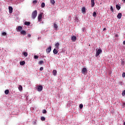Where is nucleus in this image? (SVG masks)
I'll list each match as a JSON object with an SVG mask.
<instances>
[{
  "label": "nucleus",
  "instance_id": "1",
  "mask_svg": "<svg viewBox=\"0 0 125 125\" xmlns=\"http://www.w3.org/2000/svg\"><path fill=\"white\" fill-rule=\"evenodd\" d=\"M38 16V11L37 10L34 11L31 15V17L33 19H36V17Z\"/></svg>",
  "mask_w": 125,
  "mask_h": 125
},
{
  "label": "nucleus",
  "instance_id": "2",
  "mask_svg": "<svg viewBox=\"0 0 125 125\" xmlns=\"http://www.w3.org/2000/svg\"><path fill=\"white\" fill-rule=\"evenodd\" d=\"M102 52V50L101 49H99L97 51L96 53V56H99V55Z\"/></svg>",
  "mask_w": 125,
  "mask_h": 125
},
{
  "label": "nucleus",
  "instance_id": "3",
  "mask_svg": "<svg viewBox=\"0 0 125 125\" xmlns=\"http://www.w3.org/2000/svg\"><path fill=\"white\" fill-rule=\"evenodd\" d=\"M43 87L42 86V85H40L38 86V88H37V90L38 91H42V90Z\"/></svg>",
  "mask_w": 125,
  "mask_h": 125
},
{
  "label": "nucleus",
  "instance_id": "4",
  "mask_svg": "<svg viewBox=\"0 0 125 125\" xmlns=\"http://www.w3.org/2000/svg\"><path fill=\"white\" fill-rule=\"evenodd\" d=\"M42 14L41 13L38 16V21L41 22L42 20Z\"/></svg>",
  "mask_w": 125,
  "mask_h": 125
},
{
  "label": "nucleus",
  "instance_id": "5",
  "mask_svg": "<svg viewBox=\"0 0 125 125\" xmlns=\"http://www.w3.org/2000/svg\"><path fill=\"white\" fill-rule=\"evenodd\" d=\"M87 71V70H86V68L83 67L82 69V73L84 75V74H85Z\"/></svg>",
  "mask_w": 125,
  "mask_h": 125
},
{
  "label": "nucleus",
  "instance_id": "6",
  "mask_svg": "<svg viewBox=\"0 0 125 125\" xmlns=\"http://www.w3.org/2000/svg\"><path fill=\"white\" fill-rule=\"evenodd\" d=\"M71 41H72V42H76V41H77V37L75 36H72Z\"/></svg>",
  "mask_w": 125,
  "mask_h": 125
},
{
  "label": "nucleus",
  "instance_id": "7",
  "mask_svg": "<svg viewBox=\"0 0 125 125\" xmlns=\"http://www.w3.org/2000/svg\"><path fill=\"white\" fill-rule=\"evenodd\" d=\"M22 26H19L17 28V32H21V31H22Z\"/></svg>",
  "mask_w": 125,
  "mask_h": 125
},
{
  "label": "nucleus",
  "instance_id": "8",
  "mask_svg": "<svg viewBox=\"0 0 125 125\" xmlns=\"http://www.w3.org/2000/svg\"><path fill=\"white\" fill-rule=\"evenodd\" d=\"M50 51H51V46H50L49 47H48L46 50V52L47 53H50Z\"/></svg>",
  "mask_w": 125,
  "mask_h": 125
},
{
  "label": "nucleus",
  "instance_id": "9",
  "mask_svg": "<svg viewBox=\"0 0 125 125\" xmlns=\"http://www.w3.org/2000/svg\"><path fill=\"white\" fill-rule=\"evenodd\" d=\"M21 35H23V36H26V35H27V33H26V31H25V30H21Z\"/></svg>",
  "mask_w": 125,
  "mask_h": 125
},
{
  "label": "nucleus",
  "instance_id": "10",
  "mask_svg": "<svg viewBox=\"0 0 125 125\" xmlns=\"http://www.w3.org/2000/svg\"><path fill=\"white\" fill-rule=\"evenodd\" d=\"M8 9L9 13H12V10H13V8H12V7L9 6Z\"/></svg>",
  "mask_w": 125,
  "mask_h": 125
},
{
  "label": "nucleus",
  "instance_id": "11",
  "mask_svg": "<svg viewBox=\"0 0 125 125\" xmlns=\"http://www.w3.org/2000/svg\"><path fill=\"white\" fill-rule=\"evenodd\" d=\"M122 13H119L117 15V18H118V19H121V18H122Z\"/></svg>",
  "mask_w": 125,
  "mask_h": 125
},
{
  "label": "nucleus",
  "instance_id": "12",
  "mask_svg": "<svg viewBox=\"0 0 125 125\" xmlns=\"http://www.w3.org/2000/svg\"><path fill=\"white\" fill-rule=\"evenodd\" d=\"M54 28L55 30H57V29H58V25H57V24L55 23H54Z\"/></svg>",
  "mask_w": 125,
  "mask_h": 125
},
{
  "label": "nucleus",
  "instance_id": "13",
  "mask_svg": "<svg viewBox=\"0 0 125 125\" xmlns=\"http://www.w3.org/2000/svg\"><path fill=\"white\" fill-rule=\"evenodd\" d=\"M91 7H93L94 6V4H95V3H94V0H91Z\"/></svg>",
  "mask_w": 125,
  "mask_h": 125
},
{
  "label": "nucleus",
  "instance_id": "14",
  "mask_svg": "<svg viewBox=\"0 0 125 125\" xmlns=\"http://www.w3.org/2000/svg\"><path fill=\"white\" fill-rule=\"evenodd\" d=\"M116 8L117 9V10H120L121 9V6L117 4L116 5Z\"/></svg>",
  "mask_w": 125,
  "mask_h": 125
},
{
  "label": "nucleus",
  "instance_id": "15",
  "mask_svg": "<svg viewBox=\"0 0 125 125\" xmlns=\"http://www.w3.org/2000/svg\"><path fill=\"white\" fill-rule=\"evenodd\" d=\"M30 24H31V22H30V21H25L24 22V25H26V26H29Z\"/></svg>",
  "mask_w": 125,
  "mask_h": 125
},
{
  "label": "nucleus",
  "instance_id": "16",
  "mask_svg": "<svg viewBox=\"0 0 125 125\" xmlns=\"http://www.w3.org/2000/svg\"><path fill=\"white\" fill-rule=\"evenodd\" d=\"M59 45H60V44L59 43V42H57L55 44V46L56 48H57L58 49V48H59Z\"/></svg>",
  "mask_w": 125,
  "mask_h": 125
},
{
  "label": "nucleus",
  "instance_id": "17",
  "mask_svg": "<svg viewBox=\"0 0 125 125\" xmlns=\"http://www.w3.org/2000/svg\"><path fill=\"white\" fill-rule=\"evenodd\" d=\"M53 74L54 76H56V75H57V71H56V70H54L53 71Z\"/></svg>",
  "mask_w": 125,
  "mask_h": 125
},
{
  "label": "nucleus",
  "instance_id": "18",
  "mask_svg": "<svg viewBox=\"0 0 125 125\" xmlns=\"http://www.w3.org/2000/svg\"><path fill=\"white\" fill-rule=\"evenodd\" d=\"M25 61H22V62H20V64L21 66H23V65H25Z\"/></svg>",
  "mask_w": 125,
  "mask_h": 125
},
{
  "label": "nucleus",
  "instance_id": "19",
  "mask_svg": "<svg viewBox=\"0 0 125 125\" xmlns=\"http://www.w3.org/2000/svg\"><path fill=\"white\" fill-rule=\"evenodd\" d=\"M53 53L54 54H56L57 53H58V51H57V49H54L53 50Z\"/></svg>",
  "mask_w": 125,
  "mask_h": 125
},
{
  "label": "nucleus",
  "instance_id": "20",
  "mask_svg": "<svg viewBox=\"0 0 125 125\" xmlns=\"http://www.w3.org/2000/svg\"><path fill=\"white\" fill-rule=\"evenodd\" d=\"M23 55H24L25 57H27L28 56V53L24 52L23 53Z\"/></svg>",
  "mask_w": 125,
  "mask_h": 125
},
{
  "label": "nucleus",
  "instance_id": "21",
  "mask_svg": "<svg viewBox=\"0 0 125 125\" xmlns=\"http://www.w3.org/2000/svg\"><path fill=\"white\" fill-rule=\"evenodd\" d=\"M44 6H45V4L44 3V2H42L41 4V7H42V8H43Z\"/></svg>",
  "mask_w": 125,
  "mask_h": 125
},
{
  "label": "nucleus",
  "instance_id": "22",
  "mask_svg": "<svg viewBox=\"0 0 125 125\" xmlns=\"http://www.w3.org/2000/svg\"><path fill=\"white\" fill-rule=\"evenodd\" d=\"M82 12H84V13H85V8L83 7L82 9Z\"/></svg>",
  "mask_w": 125,
  "mask_h": 125
},
{
  "label": "nucleus",
  "instance_id": "23",
  "mask_svg": "<svg viewBox=\"0 0 125 125\" xmlns=\"http://www.w3.org/2000/svg\"><path fill=\"white\" fill-rule=\"evenodd\" d=\"M43 63H44V62H43V61H41L39 62V64L40 65H42V64H43Z\"/></svg>",
  "mask_w": 125,
  "mask_h": 125
},
{
  "label": "nucleus",
  "instance_id": "24",
  "mask_svg": "<svg viewBox=\"0 0 125 125\" xmlns=\"http://www.w3.org/2000/svg\"><path fill=\"white\" fill-rule=\"evenodd\" d=\"M22 89H23V88L22 87V86L21 85H19V90L21 91V90H22Z\"/></svg>",
  "mask_w": 125,
  "mask_h": 125
},
{
  "label": "nucleus",
  "instance_id": "25",
  "mask_svg": "<svg viewBox=\"0 0 125 125\" xmlns=\"http://www.w3.org/2000/svg\"><path fill=\"white\" fill-rule=\"evenodd\" d=\"M8 93H9V90H5V94H6L7 95V94H8Z\"/></svg>",
  "mask_w": 125,
  "mask_h": 125
},
{
  "label": "nucleus",
  "instance_id": "26",
  "mask_svg": "<svg viewBox=\"0 0 125 125\" xmlns=\"http://www.w3.org/2000/svg\"><path fill=\"white\" fill-rule=\"evenodd\" d=\"M41 121H45V118L44 117H42L41 118Z\"/></svg>",
  "mask_w": 125,
  "mask_h": 125
},
{
  "label": "nucleus",
  "instance_id": "27",
  "mask_svg": "<svg viewBox=\"0 0 125 125\" xmlns=\"http://www.w3.org/2000/svg\"><path fill=\"white\" fill-rule=\"evenodd\" d=\"M50 3L52 4H54V3H55V1H54V0H50Z\"/></svg>",
  "mask_w": 125,
  "mask_h": 125
},
{
  "label": "nucleus",
  "instance_id": "28",
  "mask_svg": "<svg viewBox=\"0 0 125 125\" xmlns=\"http://www.w3.org/2000/svg\"><path fill=\"white\" fill-rule=\"evenodd\" d=\"M96 15H97L96 12H94L93 13V17H96Z\"/></svg>",
  "mask_w": 125,
  "mask_h": 125
},
{
  "label": "nucleus",
  "instance_id": "29",
  "mask_svg": "<svg viewBox=\"0 0 125 125\" xmlns=\"http://www.w3.org/2000/svg\"><path fill=\"white\" fill-rule=\"evenodd\" d=\"M110 11H111V12H114V9L112 6H110Z\"/></svg>",
  "mask_w": 125,
  "mask_h": 125
},
{
  "label": "nucleus",
  "instance_id": "30",
  "mask_svg": "<svg viewBox=\"0 0 125 125\" xmlns=\"http://www.w3.org/2000/svg\"><path fill=\"white\" fill-rule=\"evenodd\" d=\"M79 107L80 109H83V104H80L79 105Z\"/></svg>",
  "mask_w": 125,
  "mask_h": 125
},
{
  "label": "nucleus",
  "instance_id": "31",
  "mask_svg": "<svg viewBox=\"0 0 125 125\" xmlns=\"http://www.w3.org/2000/svg\"><path fill=\"white\" fill-rule=\"evenodd\" d=\"M46 112H47L46 110L43 109V110H42V113H43V114H46Z\"/></svg>",
  "mask_w": 125,
  "mask_h": 125
},
{
  "label": "nucleus",
  "instance_id": "32",
  "mask_svg": "<svg viewBox=\"0 0 125 125\" xmlns=\"http://www.w3.org/2000/svg\"><path fill=\"white\" fill-rule=\"evenodd\" d=\"M39 58V56L37 55L34 56V59H38Z\"/></svg>",
  "mask_w": 125,
  "mask_h": 125
},
{
  "label": "nucleus",
  "instance_id": "33",
  "mask_svg": "<svg viewBox=\"0 0 125 125\" xmlns=\"http://www.w3.org/2000/svg\"><path fill=\"white\" fill-rule=\"evenodd\" d=\"M2 36H6V32H2Z\"/></svg>",
  "mask_w": 125,
  "mask_h": 125
},
{
  "label": "nucleus",
  "instance_id": "34",
  "mask_svg": "<svg viewBox=\"0 0 125 125\" xmlns=\"http://www.w3.org/2000/svg\"><path fill=\"white\" fill-rule=\"evenodd\" d=\"M125 90L122 93V96H125Z\"/></svg>",
  "mask_w": 125,
  "mask_h": 125
},
{
  "label": "nucleus",
  "instance_id": "35",
  "mask_svg": "<svg viewBox=\"0 0 125 125\" xmlns=\"http://www.w3.org/2000/svg\"><path fill=\"white\" fill-rule=\"evenodd\" d=\"M122 77L123 78H125V72L122 74Z\"/></svg>",
  "mask_w": 125,
  "mask_h": 125
},
{
  "label": "nucleus",
  "instance_id": "36",
  "mask_svg": "<svg viewBox=\"0 0 125 125\" xmlns=\"http://www.w3.org/2000/svg\"><path fill=\"white\" fill-rule=\"evenodd\" d=\"M40 71H42L43 70V67H40Z\"/></svg>",
  "mask_w": 125,
  "mask_h": 125
},
{
  "label": "nucleus",
  "instance_id": "37",
  "mask_svg": "<svg viewBox=\"0 0 125 125\" xmlns=\"http://www.w3.org/2000/svg\"><path fill=\"white\" fill-rule=\"evenodd\" d=\"M38 2V1L37 0H34L33 1V3H37Z\"/></svg>",
  "mask_w": 125,
  "mask_h": 125
},
{
  "label": "nucleus",
  "instance_id": "38",
  "mask_svg": "<svg viewBox=\"0 0 125 125\" xmlns=\"http://www.w3.org/2000/svg\"><path fill=\"white\" fill-rule=\"evenodd\" d=\"M115 37L116 38H118V37H119V35H118V34H115Z\"/></svg>",
  "mask_w": 125,
  "mask_h": 125
},
{
  "label": "nucleus",
  "instance_id": "39",
  "mask_svg": "<svg viewBox=\"0 0 125 125\" xmlns=\"http://www.w3.org/2000/svg\"><path fill=\"white\" fill-rule=\"evenodd\" d=\"M27 36L28 37V38H31V34H28Z\"/></svg>",
  "mask_w": 125,
  "mask_h": 125
},
{
  "label": "nucleus",
  "instance_id": "40",
  "mask_svg": "<svg viewBox=\"0 0 125 125\" xmlns=\"http://www.w3.org/2000/svg\"><path fill=\"white\" fill-rule=\"evenodd\" d=\"M105 30H106V28H104L103 31H105Z\"/></svg>",
  "mask_w": 125,
  "mask_h": 125
},
{
  "label": "nucleus",
  "instance_id": "41",
  "mask_svg": "<svg viewBox=\"0 0 125 125\" xmlns=\"http://www.w3.org/2000/svg\"><path fill=\"white\" fill-rule=\"evenodd\" d=\"M123 44H125V41L123 42Z\"/></svg>",
  "mask_w": 125,
  "mask_h": 125
},
{
  "label": "nucleus",
  "instance_id": "42",
  "mask_svg": "<svg viewBox=\"0 0 125 125\" xmlns=\"http://www.w3.org/2000/svg\"><path fill=\"white\" fill-rule=\"evenodd\" d=\"M123 105H124V106H125V103H123Z\"/></svg>",
  "mask_w": 125,
  "mask_h": 125
},
{
  "label": "nucleus",
  "instance_id": "43",
  "mask_svg": "<svg viewBox=\"0 0 125 125\" xmlns=\"http://www.w3.org/2000/svg\"><path fill=\"white\" fill-rule=\"evenodd\" d=\"M123 0V2H125V0Z\"/></svg>",
  "mask_w": 125,
  "mask_h": 125
},
{
  "label": "nucleus",
  "instance_id": "44",
  "mask_svg": "<svg viewBox=\"0 0 125 125\" xmlns=\"http://www.w3.org/2000/svg\"><path fill=\"white\" fill-rule=\"evenodd\" d=\"M83 32L84 31V28H83Z\"/></svg>",
  "mask_w": 125,
  "mask_h": 125
},
{
  "label": "nucleus",
  "instance_id": "45",
  "mask_svg": "<svg viewBox=\"0 0 125 125\" xmlns=\"http://www.w3.org/2000/svg\"><path fill=\"white\" fill-rule=\"evenodd\" d=\"M34 124L36 125V122H34Z\"/></svg>",
  "mask_w": 125,
  "mask_h": 125
}]
</instances>
